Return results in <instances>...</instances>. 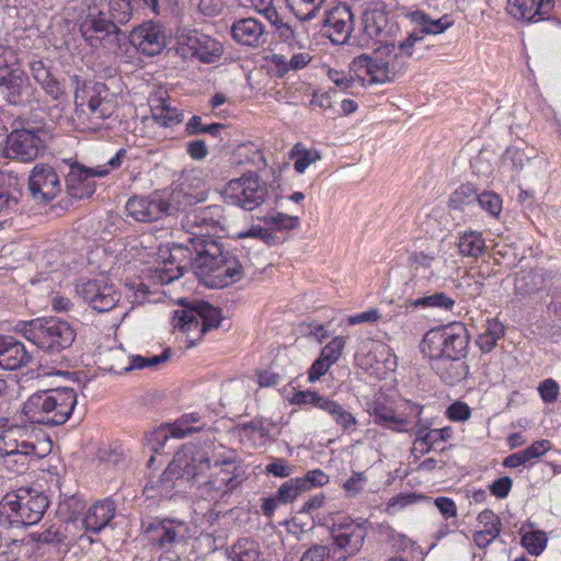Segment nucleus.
Listing matches in <instances>:
<instances>
[{
	"mask_svg": "<svg viewBox=\"0 0 561 561\" xmlns=\"http://www.w3.org/2000/svg\"><path fill=\"white\" fill-rule=\"evenodd\" d=\"M188 268L211 288L227 287L242 277L239 261L225 254L220 243L207 238L192 239L191 245L173 243L163 265L154 270L153 277L161 284H169L183 276Z\"/></svg>",
	"mask_w": 561,
	"mask_h": 561,
	"instance_id": "f257e3e1",
	"label": "nucleus"
},
{
	"mask_svg": "<svg viewBox=\"0 0 561 561\" xmlns=\"http://www.w3.org/2000/svg\"><path fill=\"white\" fill-rule=\"evenodd\" d=\"M217 449L218 446L214 443L195 445L194 448V457L201 458L202 463L193 462L196 474H192V481L198 496L206 501H218L241 484L234 461L218 454Z\"/></svg>",
	"mask_w": 561,
	"mask_h": 561,
	"instance_id": "f03ea898",
	"label": "nucleus"
},
{
	"mask_svg": "<svg viewBox=\"0 0 561 561\" xmlns=\"http://www.w3.org/2000/svg\"><path fill=\"white\" fill-rule=\"evenodd\" d=\"M470 336L466 325L454 322L449 325L432 329L421 342V352L432 362V368L445 380L447 376L442 371V364L447 360L453 367L454 363L465 357Z\"/></svg>",
	"mask_w": 561,
	"mask_h": 561,
	"instance_id": "7ed1b4c3",
	"label": "nucleus"
},
{
	"mask_svg": "<svg viewBox=\"0 0 561 561\" xmlns=\"http://www.w3.org/2000/svg\"><path fill=\"white\" fill-rule=\"evenodd\" d=\"M77 404L72 388L48 389L32 394L23 405V413L34 424L57 426L65 424Z\"/></svg>",
	"mask_w": 561,
	"mask_h": 561,
	"instance_id": "20e7f679",
	"label": "nucleus"
},
{
	"mask_svg": "<svg viewBox=\"0 0 561 561\" xmlns=\"http://www.w3.org/2000/svg\"><path fill=\"white\" fill-rule=\"evenodd\" d=\"M15 331L49 354L70 347L76 339L72 327L67 321L54 317L20 321L15 325Z\"/></svg>",
	"mask_w": 561,
	"mask_h": 561,
	"instance_id": "39448f33",
	"label": "nucleus"
},
{
	"mask_svg": "<svg viewBox=\"0 0 561 561\" xmlns=\"http://www.w3.org/2000/svg\"><path fill=\"white\" fill-rule=\"evenodd\" d=\"M75 121L81 130L98 131L106 118L114 113L113 102L103 83L77 90L75 94Z\"/></svg>",
	"mask_w": 561,
	"mask_h": 561,
	"instance_id": "423d86ee",
	"label": "nucleus"
},
{
	"mask_svg": "<svg viewBox=\"0 0 561 561\" xmlns=\"http://www.w3.org/2000/svg\"><path fill=\"white\" fill-rule=\"evenodd\" d=\"M79 32L91 47H102L110 51L118 50L125 38L119 25L95 5H89L88 14L79 24Z\"/></svg>",
	"mask_w": 561,
	"mask_h": 561,
	"instance_id": "0eeeda50",
	"label": "nucleus"
},
{
	"mask_svg": "<svg viewBox=\"0 0 561 561\" xmlns=\"http://www.w3.org/2000/svg\"><path fill=\"white\" fill-rule=\"evenodd\" d=\"M48 507V499L42 492L20 489L8 494L1 502V513L7 514L10 523L34 525L38 523Z\"/></svg>",
	"mask_w": 561,
	"mask_h": 561,
	"instance_id": "6e6552de",
	"label": "nucleus"
},
{
	"mask_svg": "<svg viewBox=\"0 0 561 561\" xmlns=\"http://www.w3.org/2000/svg\"><path fill=\"white\" fill-rule=\"evenodd\" d=\"M125 157L126 150L119 149L105 165L88 168L79 162L71 163L65 180L68 195L76 199L91 197L95 192V181L93 179L106 176L110 169H118Z\"/></svg>",
	"mask_w": 561,
	"mask_h": 561,
	"instance_id": "1a4fd4ad",
	"label": "nucleus"
},
{
	"mask_svg": "<svg viewBox=\"0 0 561 561\" xmlns=\"http://www.w3.org/2000/svg\"><path fill=\"white\" fill-rule=\"evenodd\" d=\"M220 323V310L205 301L175 310L173 316L174 328L186 332L192 343L198 341L207 331L217 329Z\"/></svg>",
	"mask_w": 561,
	"mask_h": 561,
	"instance_id": "9d476101",
	"label": "nucleus"
},
{
	"mask_svg": "<svg viewBox=\"0 0 561 561\" xmlns=\"http://www.w3.org/2000/svg\"><path fill=\"white\" fill-rule=\"evenodd\" d=\"M367 519L352 518L348 515L335 514L329 526L333 545L343 552L344 560L357 554L368 535Z\"/></svg>",
	"mask_w": 561,
	"mask_h": 561,
	"instance_id": "9b49d317",
	"label": "nucleus"
},
{
	"mask_svg": "<svg viewBox=\"0 0 561 561\" xmlns=\"http://www.w3.org/2000/svg\"><path fill=\"white\" fill-rule=\"evenodd\" d=\"M268 192L267 183L253 172L230 180L226 187L227 198L245 210L261 206L268 197Z\"/></svg>",
	"mask_w": 561,
	"mask_h": 561,
	"instance_id": "f8f14e48",
	"label": "nucleus"
},
{
	"mask_svg": "<svg viewBox=\"0 0 561 561\" xmlns=\"http://www.w3.org/2000/svg\"><path fill=\"white\" fill-rule=\"evenodd\" d=\"M363 31L362 39L366 45L369 42L379 43L380 47L376 48V53L389 56L396 50L393 39L394 25L389 24L387 13L381 8L366 9L362 18Z\"/></svg>",
	"mask_w": 561,
	"mask_h": 561,
	"instance_id": "ddd939ff",
	"label": "nucleus"
},
{
	"mask_svg": "<svg viewBox=\"0 0 561 561\" xmlns=\"http://www.w3.org/2000/svg\"><path fill=\"white\" fill-rule=\"evenodd\" d=\"M222 222V208L218 205L188 210L181 221L183 229L190 234L186 244L191 245L192 239H211L210 234L216 233Z\"/></svg>",
	"mask_w": 561,
	"mask_h": 561,
	"instance_id": "4468645a",
	"label": "nucleus"
},
{
	"mask_svg": "<svg viewBox=\"0 0 561 561\" xmlns=\"http://www.w3.org/2000/svg\"><path fill=\"white\" fill-rule=\"evenodd\" d=\"M36 88L21 68L0 72V95L9 104L26 106L35 100Z\"/></svg>",
	"mask_w": 561,
	"mask_h": 561,
	"instance_id": "2eb2a0df",
	"label": "nucleus"
},
{
	"mask_svg": "<svg viewBox=\"0 0 561 561\" xmlns=\"http://www.w3.org/2000/svg\"><path fill=\"white\" fill-rule=\"evenodd\" d=\"M141 528L148 542L165 552L186 533L185 524L175 519L147 518L141 522Z\"/></svg>",
	"mask_w": 561,
	"mask_h": 561,
	"instance_id": "dca6fc26",
	"label": "nucleus"
},
{
	"mask_svg": "<svg viewBox=\"0 0 561 561\" xmlns=\"http://www.w3.org/2000/svg\"><path fill=\"white\" fill-rule=\"evenodd\" d=\"M28 191L37 203H49L62 191L60 175L49 164H36L28 176Z\"/></svg>",
	"mask_w": 561,
	"mask_h": 561,
	"instance_id": "f3484780",
	"label": "nucleus"
},
{
	"mask_svg": "<svg viewBox=\"0 0 561 561\" xmlns=\"http://www.w3.org/2000/svg\"><path fill=\"white\" fill-rule=\"evenodd\" d=\"M319 23L333 44L342 45L351 38L354 30V15L348 5L336 3L324 10Z\"/></svg>",
	"mask_w": 561,
	"mask_h": 561,
	"instance_id": "a211bd4d",
	"label": "nucleus"
},
{
	"mask_svg": "<svg viewBox=\"0 0 561 561\" xmlns=\"http://www.w3.org/2000/svg\"><path fill=\"white\" fill-rule=\"evenodd\" d=\"M39 134V130L30 129L12 131L8 138V157L22 162L37 159L45 150V142Z\"/></svg>",
	"mask_w": 561,
	"mask_h": 561,
	"instance_id": "6ab92c4d",
	"label": "nucleus"
},
{
	"mask_svg": "<svg viewBox=\"0 0 561 561\" xmlns=\"http://www.w3.org/2000/svg\"><path fill=\"white\" fill-rule=\"evenodd\" d=\"M77 290L83 300L99 312L112 310L121 297L114 285L104 276L82 283Z\"/></svg>",
	"mask_w": 561,
	"mask_h": 561,
	"instance_id": "aec40b11",
	"label": "nucleus"
},
{
	"mask_svg": "<svg viewBox=\"0 0 561 561\" xmlns=\"http://www.w3.org/2000/svg\"><path fill=\"white\" fill-rule=\"evenodd\" d=\"M194 448L195 445L184 446L181 450H179L173 460L169 463L167 469L160 476L158 480L159 486L162 489H170L174 485V481L179 478H186L192 480V474H196L194 470L193 462H201V458L194 457Z\"/></svg>",
	"mask_w": 561,
	"mask_h": 561,
	"instance_id": "412c9836",
	"label": "nucleus"
},
{
	"mask_svg": "<svg viewBox=\"0 0 561 561\" xmlns=\"http://www.w3.org/2000/svg\"><path fill=\"white\" fill-rule=\"evenodd\" d=\"M131 42L142 54L156 56L167 46L164 27L152 21L142 23L133 30Z\"/></svg>",
	"mask_w": 561,
	"mask_h": 561,
	"instance_id": "4be33fe9",
	"label": "nucleus"
},
{
	"mask_svg": "<svg viewBox=\"0 0 561 561\" xmlns=\"http://www.w3.org/2000/svg\"><path fill=\"white\" fill-rule=\"evenodd\" d=\"M180 44L186 48L187 53L206 64L216 61L222 54L219 42L196 30L182 35Z\"/></svg>",
	"mask_w": 561,
	"mask_h": 561,
	"instance_id": "5701e85b",
	"label": "nucleus"
},
{
	"mask_svg": "<svg viewBox=\"0 0 561 561\" xmlns=\"http://www.w3.org/2000/svg\"><path fill=\"white\" fill-rule=\"evenodd\" d=\"M127 215L136 221L149 222L160 219L170 210V205L160 197H130L125 206Z\"/></svg>",
	"mask_w": 561,
	"mask_h": 561,
	"instance_id": "b1692460",
	"label": "nucleus"
},
{
	"mask_svg": "<svg viewBox=\"0 0 561 561\" xmlns=\"http://www.w3.org/2000/svg\"><path fill=\"white\" fill-rule=\"evenodd\" d=\"M231 33L236 42L249 47H261L267 42L264 25L253 18L236 21L232 24Z\"/></svg>",
	"mask_w": 561,
	"mask_h": 561,
	"instance_id": "393cba45",
	"label": "nucleus"
},
{
	"mask_svg": "<svg viewBox=\"0 0 561 561\" xmlns=\"http://www.w3.org/2000/svg\"><path fill=\"white\" fill-rule=\"evenodd\" d=\"M24 434H26V430L16 425L5 430L0 435V453L7 456L21 455L24 457H41L34 443L23 438Z\"/></svg>",
	"mask_w": 561,
	"mask_h": 561,
	"instance_id": "a878e982",
	"label": "nucleus"
},
{
	"mask_svg": "<svg viewBox=\"0 0 561 561\" xmlns=\"http://www.w3.org/2000/svg\"><path fill=\"white\" fill-rule=\"evenodd\" d=\"M553 0H507V12L515 19L538 21L548 15Z\"/></svg>",
	"mask_w": 561,
	"mask_h": 561,
	"instance_id": "bb28decb",
	"label": "nucleus"
},
{
	"mask_svg": "<svg viewBox=\"0 0 561 561\" xmlns=\"http://www.w3.org/2000/svg\"><path fill=\"white\" fill-rule=\"evenodd\" d=\"M31 360V355L22 342L12 336L0 337V367L8 370L18 369Z\"/></svg>",
	"mask_w": 561,
	"mask_h": 561,
	"instance_id": "cd10ccee",
	"label": "nucleus"
},
{
	"mask_svg": "<svg viewBox=\"0 0 561 561\" xmlns=\"http://www.w3.org/2000/svg\"><path fill=\"white\" fill-rule=\"evenodd\" d=\"M369 414L377 425L399 433L410 431L411 421L407 416L398 414L393 408L382 402H375L369 410Z\"/></svg>",
	"mask_w": 561,
	"mask_h": 561,
	"instance_id": "c85d7f7f",
	"label": "nucleus"
},
{
	"mask_svg": "<svg viewBox=\"0 0 561 561\" xmlns=\"http://www.w3.org/2000/svg\"><path fill=\"white\" fill-rule=\"evenodd\" d=\"M115 512V503L110 499L93 504L83 518V525L87 531L99 533L113 519Z\"/></svg>",
	"mask_w": 561,
	"mask_h": 561,
	"instance_id": "c756f323",
	"label": "nucleus"
},
{
	"mask_svg": "<svg viewBox=\"0 0 561 561\" xmlns=\"http://www.w3.org/2000/svg\"><path fill=\"white\" fill-rule=\"evenodd\" d=\"M376 57L370 56V65L368 68V81L370 83H386L392 81L399 68L392 57L386 54L377 53Z\"/></svg>",
	"mask_w": 561,
	"mask_h": 561,
	"instance_id": "7c9ffc66",
	"label": "nucleus"
},
{
	"mask_svg": "<svg viewBox=\"0 0 561 561\" xmlns=\"http://www.w3.org/2000/svg\"><path fill=\"white\" fill-rule=\"evenodd\" d=\"M150 108L154 122L163 127H174L184 121V113L162 98L153 99Z\"/></svg>",
	"mask_w": 561,
	"mask_h": 561,
	"instance_id": "2f4dec72",
	"label": "nucleus"
},
{
	"mask_svg": "<svg viewBox=\"0 0 561 561\" xmlns=\"http://www.w3.org/2000/svg\"><path fill=\"white\" fill-rule=\"evenodd\" d=\"M231 561H263L259 542L249 538L239 539L229 552Z\"/></svg>",
	"mask_w": 561,
	"mask_h": 561,
	"instance_id": "473e14b6",
	"label": "nucleus"
},
{
	"mask_svg": "<svg viewBox=\"0 0 561 561\" xmlns=\"http://www.w3.org/2000/svg\"><path fill=\"white\" fill-rule=\"evenodd\" d=\"M458 249L462 256L478 257L484 252L485 242L480 232L469 230L459 237Z\"/></svg>",
	"mask_w": 561,
	"mask_h": 561,
	"instance_id": "72a5a7b5",
	"label": "nucleus"
},
{
	"mask_svg": "<svg viewBox=\"0 0 561 561\" xmlns=\"http://www.w3.org/2000/svg\"><path fill=\"white\" fill-rule=\"evenodd\" d=\"M504 325L500 321L495 319L488 320L485 331L477 339L479 348L483 353L491 352L495 347L496 342L504 336Z\"/></svg>",
	"mask_w": 561,
	"mask_h": 561,
	"instance_id": "f704fd0d",
	"label": "nucleus"
},
{
	"mask_svg": "<svg viewBox=\"0 0 561 561\" xmlns=\"http://www.w3.org/2000/svg\"><path fill=\"white\" fill-rule=\"evenodd\" d=\"M289 9L301 21L316 19L321 10L324 0H286Z\"/></svg>",
	"mask_w": 561,
	"mask_h": 561,
	"instance_id": "c9c22d12",
	"label": "nucleus"
},
{
	"mask_svg": "<svg viewBox=\"0 0 561 561\" xmlns=\"http://www.w3.org/2000/svg\"><path fill=\"white\" fill-rule=\"evenodd\" d=\"M322 410L330 414L336 425L342 427L344 431H351L355 428L357 424L356 417L351 412L330 398Z\"/></svg>",
	"mask_w": 561,
	"mask_h": 561,
	"instance_id": "e433bc0d",
	"label": "nucleus"
},
{
	"mask_svg": "<svg viewBox=\"0 0 561 561\" xmlns=\"http://www.w3.org/2000/svg\"><path fill=\"white\" fill-rule=\"evenodd\" d=\"M135 11L134 0H108L106 14L118 25L127 24Z\"/></svg>",
	"mask_w": 561,
	"mask_h": 561,
	"instance_id": "4c0bfd02",
	"label": "nucleus"
},
{
	"mask_svg": "<svg viewBox=\"0 0 561 561\" xmlns=\"http://www.w3.org/2000/svg\"><path fill=\"white\" fill-rule=\"evenodd\" d=\"M408 304L414 308H440L444 310H451L455 305V300L444 293H435L430 296L409 299Z\"/></svg>",
	"mask_w": 561,
	"mask_h": 561,
	"instance_id": "58836bf2",
	"label": "nucleus"
},
{
	"mask_svg": "<svg viewBox=\"0 0 561 561\" xmlns=\"http://www.w3.org/2000/svg\"><path fill=\"white\" fill-rule=\"evenodd\" d=\"M201 422V416L197 413L184 414L173 424H170V435L173 438H183L188 434L198 432L203 426H193L195 423Z\"/></svg>",
	"mask_w": 561,
	"mask_h": 561,
	"instance_id": "ea45409f",
	"label": "nucleus"
},
{
	"mask_svg": "<svg viewBox=\"0 0 561 561\" xmlns=\"http://www.w3.org/2000/svg\"><path fill=\"white\" fill-rule=\"evenodd\" d=\"M543 285V278L542 275L529 271L527 273L522 274L520 276L516 277L515 280V291L518 295L527 296L537 293L540 290V288Z\"/></svg>",
	"mask_w": 561,
	"mask_h": 561,
	"instance_id": "a19ab883",
	"label": "nucleus"
},
{
	"mask_svg": "<svg viewBox=\"0 0 561 561\" xmlns=\"http://www.w3.org/2000/svg\"><path fill=\"white\" fill-rule=\"evenodd\" d=\"M411 260L415 271L428 270V277L438 276L443 272V267L446 263L443 260H438L434 255H430L424 252L414 253Z\"/></svg>",
	"mask_w": 561,
	"mask_h": 561,
	"instance_id": "79ce46f5",
	"label": "nucleus"
},
{
	"mask_svg": "<svg viewBox=\"0 0 561 561\" xmlns=\"http://www.w3.org/2000/svg\"><path fill=\"white\" fill-rule=\"evenodd\" d=\"M525 149L523 144H514L508 146L503 154V162L510 164L516 173H519L524 169L526 162L531 161V158L525 152Z\"/></svg>",
	"mask_w": 561,
	"mask_h": 561,
	"instance_id": "37998d69",
	"label": "nucleus"
},
{
	"mask_svg": "<svg viewBox=\"0 0 561 561\" xmlns=\"http://www.w3.org/2000/svg\"><path fill=\"white\" fill-rule=\"evenodd\" d=\"M270 23L275 27V33L278 36V38L284 43H287L290 48H304V44L298 38L296 26L287 22H284L279 14L277 15V21Z\"/></svg>",
	"mask_w": 561,
	"mask_h": 561,
	"instance_id": "c03bdc74",
	"label": "nucleus"
},
{
	"mask_svg": "<svg viewBox=\"0 0 561 561\" xmlns=\"http://www.w3.org/2000/svg\"><path fill=\"white\" fill-rule=\"evenodd\" d=\"M477 196L471 184H462L450 195L449 206L453 209L463 210L467 206L477 202Z\"/></svg>",
	"mask_w": 561,
	"mask_h": 561,
	"instance_id": "a18cd8bd",
	"label": "nucleus"
},
{
	"mask_svg": "<svg viewBox=\"0 0 561 561\" xmlns=\"http://www.w3.org/2000/svg\"><path fill=\"white\" fill-rule=\"evenodd\" d=\"M300 561H345L344 557L336 556V550L324 545H313L307 549Z\"/></svg>",
	"mask_w": 561,
	"mask_h": 561,
	"instance_id": "49530a36",
	"label": "nucleus"
},
{
	"mask_svg": "<svg viewBox=\"0 0 561 561\" xmlns=\"http://www.w3.org/2000/svg\"><path fill=\"white\" fill-rule=\"evenodd\" d=\"M291 159H295L294 168L298 173H304L306 169L320 159L318 151L308 150L300 144H296L290 151Z\"/></svg>",
	"mask_w": 561,
	"mask_h": 561,
	"instance_id": "de8ad7c7",
	"label": "nucleus"
},
{
	"mask_svg": "<svg viewBox=\"0 0 561 561\" xmlns=\"http://www.w3.org/2000/svg\"><path fill=\"white\" fill-rule=\"evenodd\" d=\"M170 350H165L159 355H152L149 357H145L141 355L131 356L129 358V365L125 367L124 370L129 371L131 369H142L145 367L157 368L161 364L167 363L170 358Z\"/></svg>",
	"mask_w": 561,
	"mask_h": 561,
	"instance_id": "09e8293b",
	"label": "nucleus"
},
{
	"mask_svg": "<svg viewBox=\"0 0 561 561\" xmlns=\"http://www.w3.org/2000/svg\"><path fill=\"white\" fill-rule=\"evenodd\" d=\"M265 225L270 226L274 231L293 230L299 226V218L284 213L267 214L262 217Z\"/></svg>",
	"mask_w": 561,
	"mask_h": 561,
	"instance_id": "8fccbe9b",
	"label": "nucleus"
},
{
	"mask_svg": "<svg viewBox=\"0 0 561 561\" xmlns=\"http://www.w3.org/2000/svg\"><path fill=\"white\" fill-rule=\"evenodd\" d=\"M478 527L486 535L499 537L502 530L500 517L491 510H484L478 515Z\"/></svg>",
	"mask_w": 561,
	"mask_h": 561,
	"instance_id": "3c124183",
	"label": "nucleus"
},
{
	"mask_svg": "<svg viewBox=\"0 0 561 561\" xmlns=\"http://www.w3.org/2000/svg\"><path fill=\"white\" fill-rule=\"evenodd\" d=\"M522 545L534 556H539L547 545V536L541 530L526 531L522 534Z\"/></svg>",
	"mask_w": 561,
	"mask_h": 561,
	"instance_id": "603ef678",
	"label": "nucleus"
},
{
	"mask_svg": "<svg viewBox=\"0 0 561 561\" xmlns=\"http://www.w3.org/2000/svg\"><path fill=\"white\" fill-rule=\"evenodd\" d=\"M302 492H305L304 482H301L299 478H293L279 486L276 499L279 503L286 504L293 502Z\"/></svg>",
	"mask_w": 561,
	"mask_h": 561,
	"instance_id": "864d4df0",
	"label": "nucleus"
},
{
	"mask_svg": "<svg viewBox=\"0 0 561 561\" xmlns=\"http://www.w3.org/2000/svg\"><path fill=\"white\" fill-rule=\"evenodd\" d=\"M453 430L451 427H443L435 428L424 433L423 430H419L416 432V439L422 444L427 446V451L430 448L438 442H447L451 438Z\"/></svg>",
	"mask_w": 561,
	"mask_h": 561,
	"instance_id": "5fc2aeb1",
	"label": "nucleus"
},
{
	"mask_svg": "<svg viewBox=\"0 0 561 561\" xmlns=\"http://www.w3.org/2000/svg\"><path fill=\"white\" fill-rule=\"evenodd\" d=\"M224 125L220 123H213L204 125L202 118L197 115L192 116L187 122L185 130L188 135L209 134L211 136L219 135L220 130L224 129Z\"/></svg>",
	"mask_w": 561,
	"mask_h": 561,
	"instance_id": "6e6d98bb",
	"label": "nucleus"
},
{
	"mask_svg": "<svg viewBox=\"0 0 561 561\" xmlns=\"http://www.w3.org/2000/svg\"><path fill=\"white\" fill-rule=\"evenodd\" d=\"M477 202L480 207L489 215L497 218L502 211V198L493 192H483L477 196Z\"/></svg>",
	"mask_w": 561,
	"mask_h": 561,
	"instance_id": "4d7b16f0",
	"label": "nucleus"
},
{
	"mask_svg": "<svg viewBox=\"0 0 561 561\" xmlns=\"http://www.w3.org/2000/svg\"><path fill=\"white\" fill-rule=\"evenodd\" d=\"M328 400V397L321 396L317 391L306 390L295 392L291 402L294 404H310L322 410Z\"/></svg>",
	"mask_w": 561,
	"mask_h": 561,
	"instance_id": "13d9d810",
	"label": "nucleus"
},
{
	"mask_svg": "<svg viewBox=\"0 0 561 561\" xmlns=\"http://www.w3.org/2000/svg\"><path fill=\"white\" fill-rule=\"evenodd\" d=\"M169 436H171L169 425L168 428H156L146 435V446L151 453L158 454L164 447Z\"/></svg>",
	"mask_w": 561,
	"mask_h": 561,
	"instance_id": "bf43d9fd",
	"label": "nucleus"
},
{
	"mask_svg": "<svg viewBox=\"0 0 561 561\" xmlns=\"http://www.w3.org/2000/svg\"><path fill=\"white\" fill-rule=\"evenodd\" d=\"M345 345V340L342 336H335L330 343H328L320 353V357L332 366L336 363Z\"/></svg>",
	"mask_w": 561,
	"mask_h": 561,
	"instance_id": "052dcab7",
	"label": "nucleus"
},
{
	"mask_svg": "<svg viewBox=\"0 0 561 561\" xmlns=\"http://www.w3.org/2000/svg\"><path fill=\"white\" fill-rule=\"evenodd\" d=\"M126 456V451L119 444H111L101 447L98 451V457L101 461L116 465L122 461Z\"/></svg>",
	"mask_w": 561,
	"mask_h": 561,
	"instance_id": "680f3d73",
	"label": "nucleus"
},
{
	"mask_svg": "<svg viewBox=\"0 0 561 561\" xmlns=\"http://www.w3.org/2000/svg\"><path fill=\"white\" fill-rule=\"evenodd\" d=\"M240 238H255L259 240L264 241L266 244L272 245L277 243V236L275 231L268 226V227H261V226H252L249 230L245 232H241L239 234Z\"/></svg>",
	"mask_w": 561,
	"mask_h": 561,
	"instance_id": "e2e57ef3",
	"label": "nucleus"
},
{
	"mask_svg": "<svg viewBox=\"0 0 561 561\" xmlns=\"http://www.w3.org/2000/svg\"><path fill=\"white\" fill-rule=\"evenodd\" d=\"M422 39L423 35H421L420 32L411 33L404 41L400 42L398 46L396 45L394 53H391L388 57H392L394 61L398 60L400 55L411 57L414 44Z\"/></svg>",
	"mask_w": 561,
	"mask_h": 561,
	"instance_id": "0e129e2a",
	"label": "nucleus"
},
{
	"mask_svg": "<svg viewBox=\"0 0 561 561\" xmlns=\"http://www.w3.org/2000/svg\"><path fill=\"white\" fill-rule=\"evenodd\" d=\"M367 478L363 472H353L344 482L343 489L348 497L357 496L365 488Z\"/></svg>",
	"mask_w": 561,
	"mask_h": 561,
	"instance_id": "69168bd1",
	"label": "nucleus"
},
{
	"mask_svg": "<svg viewBox=\"0 0 561 561\" xmlns=\"http://www.w3.org/2000/svg\"><path fill=\"white\" fill-rule=\"evenodd\" d=\"M299 480L304 482V490L309 491L311 488L323 486L329 482V477L320 469L308 471Z\"/></svg>",
	"mask_w": 561,
	"mask_h": 561,
	"instance_id": "338daca9",
	"label": "nucleus"
},
{
	"mask_svg": "<svg viewBox=\"0 0 561 561\" xmlns=\"http://www.w3.org/2000/svg\"><path fill=\"white\" fill-rule=\"evenodd\" d=\"M370 65V56L362 54L354 58L350 64V71L359 80L365 81L368 78V68Z\"/></svg>",
	"mask_w": 561,
	"mask_h": 561,
	"instance_id": "774afa93",
	"label": "nucleus"
}]
</instances>
